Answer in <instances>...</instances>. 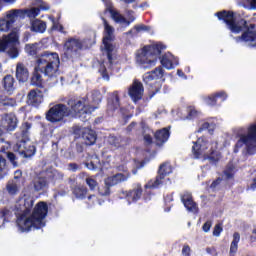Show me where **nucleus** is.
<instances>
[{
    "label": "nucleus",
    "mask_w": 256,
    "mask_h": 256,
    "mask_svg": "<svg viewBox=\"0 0 256 256\" xmlns=\"http://www.w3.org/2000/svg\"><path fill=\"white\" fill-rule=\"evenodd\" d=\"M182 203L184 207H186L187 211H190L191 213H197L198 208L197 204L193 201V197L191 196V193L186 192L184 195H182Z\"/></svg>",
    "instance_id": "nucleus-25"
},
{
    "label": "nucleus",
    "mask_w": 256,
    "mask_h": 256,
    "mask_svg": "<svg viewBox=\"0 0 256 256\" xmlns=\"http://www.w3.org/2000/svg\"><path fill=\"white\" fill-rule=\"evenodd\" d=\"M82 47L83 44L81 43V40L71 38L66 41L64 45L65 54L67 57H75V55H77V51L81 50Z\"/></svg>",
    "instance_id": "nucleus-17"
},
{
    "label": "nucleus",
    "mask_w": 256,
    "mask_h": 256,
    "mask_svg": "<svg viewBox=\"0 0 256 256\" xmlns=\"http://www.w3.org/2000/svg\"><path fill=\"white\" fill-rule=\"evenodd\" d=\"M239 241H241V235L238 232L233 234V240L230 245V254L235 255L237 253V249L239 247Z\"/></svg>",
    "instance_id": "nucleus-34"
},
{
    "label": "nucleus",
    "mask_w": 256,
    "mask_h": 256,
    "mask_svg": "<svg viewBox=\"0 0 256 256\" xmlns=\"http://www.w3.org/2000/svg\"><path fill=\"white\" fill-rule=\"evenodd\" d=\"M126 15L128 17V20H127V18H125V19H126V21H128L129 25H131V23H133V21H135V16H133V11L128 10L126 12Z\"/></svg>",
    "instance_id": "nucleus-56"
},
{
    "label": "nucleus",
    "mask_w": 256,
    "mask_h": 256,
    "mask_svg": "<svg viewBox=\"0 0 256 256\" xmlns=\"http://www.w3.org/2000/svg\"><path fill=\"white\" fill-rule=\"evenodd\" d=\"M29 29L33 33H45L47 31V23L39 18L30 19Z\"/></svg>",
    "instance_id": "nucleus-23"
},
{
    "label": "nucleus",
    "mask_w": 256,
    "mask_h": 256,
    "mask_svg": "<svg viewBox=\"0 0 256 256\" xmlns=\"http://www.w3.org/2000/svg\"><path fill=\"white\" fill-rule=\"evenodd\" d=\"M235 177V166L233 164H228L223 172L222 179L229 181Z\"/></svg>",
    "instance_id": "nucleus-35"
},
{
    "label": "nucleus",
    "mask_w": 256,
    "mask_h": 256,
    "mask_svg": "<svg viewBox=\"0 0 256 256\" xmlns=\"http://www.w3.org/2000/svg\"><path fill=\"white\" fill-rule=\"evenodd\" d=\"M101 92L92 91L86 98L82 99H70L68 101V117H80L85 119L87 116L91 115L95 109H99V103H101Z\"/></svg>",
    "instance_id": "nucleus-3"
},
{
    "label": "nucleus",
    "mask_w": 256,
    "mask_h": 256,
    "mask_svg": "<svg viewBox=\"0 0 256 256\" xmlns=\"http://www.w3.org/2000/svg\"><path fill=\"white\" fill-rule=\"evenodd\" d=\"M15 105H17V101H15V99L5 95H0V109L2 111H6V109H9L10 107H15Z\"/></svg>",
    "instance_id": "nucleus-30"
},
{
    "label": "nucleus",
    "mask_w": 256,
    "mask_h": 256,
    "mask_svg": "<svg viewBox=\"0 0 256 256\" xmlns=\"http://www.w3.org/2000/svg\"><path fill=\"white\" fill-rule=\"evenodd\" d=\"M86 184L91 189V191H95V189H97V181H95V179L92 177L86 178Z\"/></svg>",
    "instance_id": "nucleus-48"
},
{
    "label": "nucleus",
    "mask_w": 256,
    "mask_h": 256,
    "mask_svg": "<svg viewBox=\"0 0 256 256\" xmlns=\"http://www.w3.org/2000/svg\"><path fill=\"white\" fill-rule=\"evenodd\" d=\"M97 159L94 162H90L86 164V167L93 171L94 169H97Z\"/></svg>",
    "instance_id": "nucleus-60"
},
{
    "label": "nucleus",
    "mask_w": 256,
    "mask_h": 256,
    "mask_svg": "<svg viewBox=\"0 0 256 256\" xmlns=\"http://www.w3.org/2000/svg\"><path fill=\"white\" fill-rule=\"evenodd\" d=\"M73 194L77 199H85V195H87V188L78 186L74 189Z\"/></svg>",
    "instance_id": "nucleus-37"
},
{
    "label": "nucleus",
    "mask_w": 256,
    "mask_h": 256,
    "mask_svg": "<svg viewBox=\"0 0 256 256\" xmlns=\"http://www.w3.org/2000/svg\"><path fill=\"white\" fill-rule=\"evenodd\" d=\"M241 5L245 9H252L256 11V0H241Z\"/></svg>",
    "instance_id": "nucleus-41"
},
{
    "label": "nucleus",
    "mask_w": 256,
    "mask_h": 256,
    "mask_svg": "<svg viewBox=\"0 0 256 256\" xmlns=\"http://www.w3.org/2000/svg\"><path fill=\"white\" fill-rule=\"evenodd\" d=\"M108 142L110 143V145H114V147H119V138L115 136H110L108 138Z\"/></svg>",
    "instance_id": "nucleus-50"
},
{
    "label": "nucleus",
    "mask_w": 256,
    "mask_h": 256,
    "mask_svg": "<svg viewBox=\"0 0 256 256\" xmlns=\"http://www.w3.org/2000/svg\"><path fill=\"white\" fill-rule=\"evenodd\" d=\"M151 135H153V132L151 129L146 128L144 130V141L145 143H147L148 145L153 143V138L151 137Z\"/></svg>",
    "instance_id": "nucleus-44"
},
{
    "label": "nucleus",
    "mask_w": 256,
    "mask_h": 256,
    "mask_svg": "<svg viewBox=\"0 0 256 256\" xmlns=\"http://www.w3.org/2000/svg\"><path fill=\"white\" fill-rule=\"evenodd\" d=\"M11 147V145L9 144V142L0 140V151L5 152L7 151V149H9Z\"/></svg>",
    "instance_id": "nucleus-52"
},
{
    "label": "nucleus",
    "mask_w": 256,
    "mask_h": 256,
    "mask_svg": "<svg viewBox=\"0 0 256 256\" xmlns=\"http://www.w3.org/2000/svg\"><path fill=\"white\" fill-rule=\"evenodd\" d=\"M10 216L11 211L7 209H3L2 211H0V228H2L3 225H5V221H7V219H9Z\"/></svg>",
    "instance_id": "nucleus-39"
},
{
    "label": "nucleus",
    "mask_w": 256,
    "mask_h": 256,
    "mask_svg": "<svg viewBox=\"0 0 256 256\" xmlns=\"http://www.w3.org/2000/svg\"><path fill=\"white\" fill-rule=\"evenodd\" d=\"M50 21L52 22V29L54 31H60L63 33V25L59 24V22L55 21V18L49 17Z\"/></svg>",
    "instance_id": "nucleus-46"
},
{
    "label": "nucleus",
    "mask_w": 256,
    "mask_h": 256,
    "mask_svg": "<svg viewBox=\"0 0 256 256\" xmlns=\"http://www.w3.org/2000/svg\"><path fill=\"white\" fill-rule=\"evenodd\" d=\"M31 131V123L25 122L20 127V132L16 133L17 143L15 151L22 157H33L35 155V146L29 142V133Z\"/></svg>",
    "instance_id": "nucleus-8"
},
{
    "label": "nucleus",
    "mask_w": 256,
    "mask_h": 256,
    "mask_svg": "<svg viewBox=\"0 0 256 256\" xmlns=\"http://www.w3.org/2000/svg\"><path fill=\"white\" fill-rule=\"evenodd\" d=\"M204 103L211 107L217 105V96L215 94L204 97Z\"/></svg>",
    "instance_id": "nucleus-43"
},
{
    "label": "nucleus",
    "mask_w": 256,
    "mask_h": 256,
    "mask_svg": "<svg viewBox=\"0 0 256 256\" xmlns=\"http://www.w3.org/2000/svg\"><path fill=\"white\" fill-rule=\"evenodd\" d=\"M215 123L213 122H204L201 126V129H207L209 133H213L215 131Z\"/></svg>",
    "instance_id": "nucleus-47"
},
{
    "label": "nucleus",
    "mask_w": 256,
    "mask_h": 256,
    "mask_svg": "<svg viewBox=\"0 0 256 256\" xmlns=\"http://www.w3.org/2000/svg\"><path fill=\"white\" fill-rule=\"evenodd\" d=\"M119 107V97L117 96V93H114V101L113 103H108V110L114 111V109H118Z\"/></svg>",
    "instance_id": "nucleus-45"
},
{
    "label": "nucleus",
    "mask_w": 256,
    "mask_h": 256,
    "mask_svg": "<svg viewBox=\"0 0 256 256\" xmlns=\"http://www.w3.org/2000/svg\"><path fill=\"white\" fill-rule=\"evenodd\" d=\"M221 181H223V179L218 178L217 180H215L212 184H211V189H217V185H219V183H221Z\"/></svg>",
    "instance_id": "nucleus-62"
},
{
    "label": "nucleus",
    "mask_w": 256,
    "mask_h": 256,
    "mask_svg": "<svg viewBox=\"0 0 256 256\" xmlns=\"http://www.w3.org/2000/svg\"><path fill=\"white\" fill-rule=\"evenodd\" d=\"M11 25L10 23L7 21V18H0V31L3 33H7V31H9V29H11Z\"/></svg>",
    "instance_id": "nucleus-40"
},
{
    "label": "nucleus",
    "mask_w": 256,
    "mask_h": 256,
    "mask_svg": "<svg viewBox=\"0 0 256 256\" xmlns=\"http://www.w3.org/2000/svg\"><path fill=\"white\" fill-rule=\"evenodd\" d=\"M82 139L86 145H95L97 141V134L91 128L81 129Z\"/></svg>",
    "instance_id": "nucleus-27"
},
{
    "label": "nucleus",
    "mask_w": 256,
    "mask_h": 256,
    "mask_svg": "<svg viewBox=\"0 0 256 256\" xmlns=\"http://www.w3.org/2000/svg\"><path fill=\"white\" fill-rule=\"evenodd\" d=\"M143 92V84L138 81H134L128 91L129 96L131 97L132 101H134V103H137V101L143 97Z\"/></svg>",
    "instance_id": "nucleus-21"
},
{
    "label": "nucleus",
    "mask_w": 256,
    "mask_h": 256,
    "mask_svg": "<svg viewBox=\"0 0 256 256\" xmlns=\"http://www.w3.org/2000/svg\"><path fill=\"white\" fill-rule=\"evenodd\" d=\"M68 169L70 171H77V164H69Z\"/></svg>",
    "instance_id": "nucleus-64"
},
{
    "label": "nucleus",
    "mask_w": 256,
    "mask_h": 256,
    "mask_svg": "<svg viewBox=\"0 0 256 256\" xmlns=\"http://www.w3.org/2000/svg\"><path fill=\"white\" fill-rule=\"evenodd\" d=\"M130 177L131 174H129L127 171H124V173H118L106 178L105 183L107 187H113L115 185H119V183L127 181V179H129Z\"/></svg>",
    "instance_id": "nucleus-19"
},
{
    "label": "nucleus",
    "mask_w": 256,
    "mask_h": 256,
    "mask_svg": "<svg viewBox=\"0 0 256 256\" xmlns=\"http://www.w3.org/2000/svg\"><path fill=\"white\" fill-rule=\"evenodd\" d=\"M21 175H23V173L21 172V170H16L14 173V179L13 181H19V178L21 177Z\"/></svg>",
    "instance_id": "nucleus-61"
},
{
    "label": "nucleus",
    "mask_w": 256,
    "mask_h": 256,
    "mask_svg": "<svg viewBox=\"0 0 256 256\" xmlns=\"http://www.w3.org/2000/svg\"><path fill=\"white\" fill-rule=\"evenodd\" d=\"M37 49H38V44L35 43V44H26L25 46V52L28 54V55H37Z\"/></svg>",
    "instance_id": "nucleus-42"
},
{
    "label": "nucleus",
    "mask_w": 256,
    "mask_h": 256,
    "mask_svg": "<svg viewBox=\"0 0 256 256\" xmlns=\"http://www.w3.org/2000/svg\"><path fill=\"white\" fill-rule=\"evenodd\" d=\"M106 7V13H110L111 19L120 26V30L123 31V29H127L129 27V21L125 19V16L121 14V12H118L115 7H113V3H111V0H102Z\"/></svg>",
    "instance_id": "nucleus-13"
},
{
    "label": "nucleus",
    "mask_w": 256,
    "mask_h": 256,
    "mask_svg": "<svg viewBox=\"0 0 256 256\" xmlns=\"http://www.w3.org/2000/svg\"><path fill=\"white\" fill-rule=\"evenodd\" d=\"M61 61L59 60V54L55 52H43L36 60V71L44 73L49 79H53L54 83H57V77L61 75L59 71V65Z\"/></svg>",
    "instance_id": "nucleus-5"
},
{
    "label": "nucleus",
    "mask_w": 256,
    "mask_h": 256,
    "mask_svg": "<svg viewBox=\"0 0 256 256\" xmlns=\"http://www.w3.org/2000/svg\"><path fill=\"white\" fill-rule=\"evenodd\" d=\"M242 152V155L256 154V122L247 127V134L240 133L234 147V153Z\"/></svg>",
    "instance_id": "nucleus-7"
},
{
    "label": "nucleus",
    "mask_w": 256,
    "mask_h": 256,
    "mask_svg": "<svg viewBox=\"0 0 256 256\" xmlns=\"http://www.w3.org/2000/svg\"><path fill=\"white\" fill-rule=\"evenodd\" d=\"M173 173V167L170 163H164L159 168V175L155 180H150L146 185V189H157V187H161V185H170L171 180L167 175H171Z\"/></svg>",
    "instance_id": "nucleus-10"
},
{
    "label": "nucleus",
    "mask_w": 256,
    "mask_h": 256,
    "mask_svg": "<svg viewBox=\"0 0 256 256\" xmlns=\"http://www.w3.org/2000/svg\"><path fill=\"white\" fill-rule=\"evenodd\" d=\"M16 79L21 83H26L29 81V70L23 63H18L16 65Z\"/></svg>",
    "instance_id": "nucleus-28"
},
{
    "label": "nucleus",
    "mask_w": 256,
    "mask_h": 256,
    "mask_svg": "<svg viewBox=\"0 0 256 256\" xmlns=\"http://www.w3.org/2000/svg\"><path fill=\"white\" fill-rule=\"evenodd\" d=\"M24 12L23 9H12L5 13V18L8 23L13 27V24L17 19H24L23 18Z\"/></svg>",
    "instance_id": "nucleus-26"
},
{
    "label": "nucleus",
    "mask_w": 256,
    "mask_h": 256,
    "mask_svg": "<svg viewBox=\"0 0 256 256\" xmlns=\"http://www.w3.org/2000/svg\"><path fill=\"white\" fill-rule=\"evenodd\" d=\"M250 189L252 191H256V176L255 178L253 179L252 183L250 184Z\"/></svg>",
    "instance_id": "nucleus-63"
},
{
    "label": "nucleus",
    "mask_w": 256,
    "mask_h": 256,
    "mask_svg": "<svg viewBox=\"0 0 256 256\" xmlns=\"http://www.w3.org/2000/svg\"><path fill=\"white\" fill-rule=\"evenodd\" d=\"M2 87L6 93H13L15 91V78L11 75H6L2 80Z\"/></svg>",
    "instance_id": "nucleus-29"
},
{
    "label": "nucleus",
    "mask_w": 256,
    "mask_h": 256,
    "mask_svg": "<svg viewBox=\"0 0 256 256\" xmlns=\"http://www.w3.org/2000/svg\"><path fill=\"white\" fill-rule=\"evenodd\" d=\"M99 71L104 81H109V74L107 73V68H105V65H101Z\"/></svg>",
    "instance_id": "nucleus-49"
},
{
    "label": "nucleus",
    "mask_w": 256,
    "mask_h": 256,
    "mask_svg": "<svg viewBox=\"0 0 256 256\" xmlns=\"http://www.w3.org/2000/svg\"><path fill=\"white\" fill-rule=\"evenodd\" d=\"M161 79H163V68L161 66L143 75L144 83L150 87L157 85V83H161Z\"/></svg>",
    "instance_id": "nucleus-15"
},
{
    "label": "nucleus",
    "mask_w": 256,
    "mask_h": 256,
    "mask_svg": "<svg viewBox=\"0 0 256 256\" xmlns=\"http://www.w3.org/2000/svg\"><path fill=\"white\" fill-rule=\"evenodd\" d=\"M160 63L165 69H175L176 65H179V60L168 52L162 56Z\"/></svg>",
    "instance_id": "nucleus-24"
},
{
    "label": "nucleus",
    "mask_w": 256,
    "mask_h": 256,
    "mask_svg": "<svg viewBox=\"0 0 256 256\" xmlns=\"http://www.w3.org/2000/svg\"><path fill=\"white\" fill-rule=\"evenodd\" d=\"M7 157L9 159L10 163H12V165H14V167H17V162L15 161V154L8 152Z\"/></svg>",
    "instance_id": "nucleus-57"
},
{
    "label": "nucleus",
    "mask_w": 256,
    "mask_h": 256,
    "mask_svg": "<svg viewBox=\"0 0 256 256\" xmlns=\"http://www.w3.org/2000/svg\"><path fill=\"white\" fill-rule=\"evenodd\" d=\"M42 81H43V78L41 77V74H39V71L35 70V72L33 73V76L31 77V85L39 87Z\"/></svg>",
    "instance_id": "nucleus-38"
},
{
    "label": "nucleus",
    "mask_w": 256,
    "mask_h": 256,
    "mask_svg": "<svg viewBox=\"0 0 256 256\" xmlns=\"http://www.w3.org/2000/svg\"><path fill=\"white\" fill-rule=\"evenodd\" d=\"M188 112L189 114L187 116V119H193L194 117H197V110L190 108Z\"/></svg>",
    "instance_id": "nucleus-58"
},
{
    "label": "nucleus",
    "mask_w": 256,
    "mask_h": 256,
    "mask_svg": "<svg viewBox=\"0 0 256 256\" xmlns=\"http://www.w3.org/2000/svg\"><path fill=\"white\" fill-rule=\"evenodd\" d=\"M28 105L39 107L43 103V92L39 89L31 90L27 96Z\"/></svg>",
    "instance_id": "nucleus-22"
},
{
    "label": "nucleus",
    "mask_w": 256,
    "mask_h": 256,
    "mask_svg": "<svg viewBox=\"0 0 256 256\" xmlns=\"http://www.w3.org/2000/svg\"><path fill=\"white\" fill-rule=\"evenodd\" d=\"M33 198L23 197L16 202L14 211L17 217V227L21 233H29L31 229L45 227V218L49 208L47 203L39 202L33 209ZM31 209L33 211L31 212Z\"/></svg>",
    "instance_id": "nucleus-1"
},
{
    "label": "nucleus",
    "mask_w": 256,
    "mask_h": 256,
    "mask_svg": "<svg viewBox=\"0 0 256 256\" xmlns=\"http://www.w3.org/2000/svg\"><path fill=\"white\" fill-rule=\"evenodd\" d=\"M33 185L35 191H43L47 187V179L45 177H36Z\"/></svg>",
    "instance_id": "nucleus-33"
},
{
    "label": "nucleus",
    "mask_w": 256,
    "mask_h": 256,
    "mask_svg": "<svg viewBox=\"0 0 256 256\" xmlns=\"http://www.w3.org/2000/svg\"><path fill=\"white\" fill-rule=\"evenodd\" d=\"M64 117H69V108L64 104H57L46 113V119L50 123H59Z\"/></svg>",
    "instance_id": "nucleus-12"
},
{
    "label": "nucleus",
    "mask_w": 256,
    "mask_h": 256,
    "mask_svg": "<svg viewBox=\"0 0 256 256\" xmlns=\"http://www.w3.org/2000/svg\"><path fill=\"white\" fill-rule=\"evenodd\" d=\"M223 147H227V140L225 138H220L218 143L211 144L209 139L200 137L196 142H193L192 155L194 159L219 161L221 154L217 152V149H223Z\"/></svg>",
    "instance_id": "nucleus-4"
},
{
    "label": "nucleus",
    "mask_w": 256,
    "mask_h": 256,
    "mask_svg": "<svg viewBox=\"0 0 256 256\" xmlns=\"http://www.w3.org/2000/svg\"><path fill=\"white\" fill-rule=\"evenodd\" d=\"M17 124L18 120L15 114H5L4 116H2V119L0 121V129L2 131H15V129H17Z\"/></svg>",
    "instance_id": "nucleus-16"
},
{
    "label": "nucleus",
    "mask_w": 256,
    "mask_h": 256,
    "mask_svg": "<svg viewBox=\"0 0 256 256\" xmlns=\"http://www.w3.org/2000/svg\"><path fill=\"white\" fill-rule=\"evenodd\" d=\"M151 31V28L144 24L134 26V28L126 33V35H135L137 33H145Z\"/></svg>",
    "instance_id": "nucleus-36"
},
{
    "label": "nucleus",
    "mask_w": 256,
    "mask_h": 256,
    "mask_svg": "<svg viewBox=\"0 0 256 256\" xmlns=\"http://www.w3.org/2000/svg\"><path fill=\"white\" fill-rule=\"evenodd\" d=\"M212 225L213 223H211V221H207L206 223H204L202 226L204 233H209V231H211Z\"/></svg>",
    "instance_id": "nucleus-55"
},
{
    "label": "nucleus",
    "mask_w": 256,
    "mask_h": 256,
    "mask_svg": "<svg viewBox=\"0 0 256 256\" xmlns=\"http://www.w3.org/2000/svg\"><path fill=\"white\" fill-rule=\"evenodd\" d=\"M182 256H191V247L189 245H184L183 246Z\"/></svg>",
    "instance_id": "nucleus-54"
},
{
    "label": "nucleus",
    "mask_w": 256,
    "mask_h": 256,
    "mask_svg": "<svg viewBox=\"0 0 256 256\" xmlns=\"http://www.w3.org/2000/svg\"><path fill=\"white\" fill-rule=\"evenodd\" d=\"M5 167H7V161L0 155V171H4Z\"/></svg>",
    "instance_id": "nucleus-59"
},
{
    "label": "nucleus",
    "mask_w": 256,
    "mask_h": 256,
    "mask_svg": "<svg viewBox=\"0 0 256 256\" xmlns=\"http://www.w3.org/2000/svg\"><path fill=\"white\" fill-rule=\"evenodd\" d=\"M220 21L226 23L231 33H241V36L235 38L236 43H247L251 47H256V31L255 25L247 23V21L241 19L238 20L237 16L233 12H218L215 14Z\"/></svg>",
    "instance_id": "nucleus-2"
},
{
    "label": "nucleus",
    "mask_w": 256,
    "mask_h": 256,
    "mask_svg": "<svg viewBox=\"0 0 256 256\" xmlns=\"http://www.w3.org/2000/svg\"><path fill=\"white\" fill-rule=\"evenodd\" d=\"M49 9H51V7L47 2L43 0H34L31 8L22 9L24 13L23 18L25 19V17H28L30 20L37 19L41 11H49Z\"/></svg>",
    "instance_id": "nucleus-14"
},
{
    "label": "nucleus",
    "mask_w": 256,
    "mask_h": 256,
    "mask_svg": "<svg viewBox=\"0 0 256 256\" xmlns=\"http://www.w3.org/2000/svg\"><path fill=\"white\" fill-rule=\"evenodd\" d=\"M19 189H21V181L19 180L9 181L6 186V190L9 195H17L19 193Z\"/></svg>",
    "instance_id": "nucleus-32"
},
{
    "label": "nucleus",
    "mask_w": 256,
    "mask_h": 256,
    "mask_svg": "<svg viewBox=\"0 0 256 256\" xmlns=\"http://www.w3.org/2000/svg\"><path fill=\"white\" fill-rule=\"evenodd\" d=\"M216 95V99H221V101H227V92L225 91H221V92H218V93H215Z\"/></svg>",
    "instance_id": "nucleus-51"
},
{
    "label": "nucleus",
    "mask_w": 256,
    "mask_h": 256,
    "mask_svg": "<svg viewBox=\"0 0 256 256\" xmlns=\"http://www.w3.org/2000/svg\"><path fill=\"white\" fill-rule=\"evenodd\" d=\"M164 49L166 47L162 43L144 46L136 53V63L144 69H151V67L157 65V61H159V57Z\"/></svg>",
    "instance_id": "nucleus-6"
},
{
    "label": "nucleus",
    "mask_w": 256,
    "mask_h": 256,
    "mask_svg": "<svg viewBox=\"0 0 256 256\" xmlns=\"http://www.w3.org/2000/svg\"><path fill=\"white\" fill-rule=\"evenodd\" d=\"M19 41V35L17 32H11L8 35H4L0 39V53H5L8 49V55L11 59H17L19 57V50L15 45Z\"/></svg>",
    "instance_id": "nucleus-9"
},
{
    "label": "nucleus",
    "mask_w": 256,
    "mask_h": 256,
    "mask_svg": "<svg viewBox=\"0 0 256 256\" xmlns=\"http://www.w3.org/2000/svg\"><path fill=\"white\" fill-rule=\"evenodd\" d=\"M169 128H163L155 133L157 145H163L169 139Z\"/></svg>",
    "instance_id": "nucleus-31"
},
{
    "label": "nucleus",
    "mask_w": 256,
    "mask_h": 256,
    "mask_svg": "<svg viewBox=\"0 0 256 256\" xmlns=\"http://www.w3.org/2000/svg\"><path fill=\"white\" fill-rule=\"evenodd\" d=\"M142 193L143 190L141 189V186H137L136 189H133L131 191H122L120 193V199H126L128 205H131V203H134V201H138V199H141Z\"/></svg>",
    "instance_id": "nucleus-18"
},
{
    "label": "nucleus",
    "mask_w": 256,
    "mask_h": 256,
    "mask_svg": "<svg viewBox=\"0 0 256 256\" xmlns=\"http://www.w3.org/2000/svg\"><path fill=\"white\" fill-rule=\"evenodd\" d=\"M222 231H223V228L221 227V225L217 224L213 230L214 237H219L221 235Z\"/></svg>",
    "instance_id": "nucleus-53"
},
{
    "label": "nucleus",
    "mask_w": 256,
    "mask_h": 256,
    "mask_svg": "<svg viewBox=\"0 0 256 256\" xmlns=\"http://www.w3.org/2000/svg\"><path fill=\"white\" fill-rule=\"evenodd\" d=\"M103 26H104V37H103V45H104V51L107 54V58L109 63H111L112 58L111 54L113 53V50L115 49V46L113 45V41H115V28L105 20V18L102 17Z\"/></svg>",
    "instance_id": "nucleus-11"
},
{
    "label": "nucleus",
    "mask_w": 256,
    "mask_h": 256,
    "mask_svg": "<svg viewBox=\"0 0 256 256\" xmlns=\"http://www.w3.org/2000/svg\"><path fill=\"white\" fill-rule=\"evenodd\" d=\"M130 177L131 174H129L127 171H124V173H118L106 178L105 183L107 187H113L115 185H119V183L127 181V179H129Z\"/></svg>",
    "instance_id": "nucleus-20"
}]
</instances>
